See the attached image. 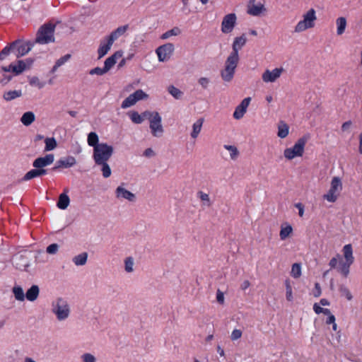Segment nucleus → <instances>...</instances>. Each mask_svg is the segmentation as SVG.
Listing matches in <instances>:
<instances>
[{"label": "nucleus", "mask_w": 362, "mask_h": 362, "mask_svg": "<svg viewBox=\"0 0 362 362\" xmlns=\"http://www.w3.org/2000/svg\"><path fill=\"white\" fill-rule=\"evenodd\" d=\"M8 56H12L16 59V62L11 63L8 66H4L1 70L4 72L9 73L13 77L18 76L23 73V41L18 40L9 45L6 46L0 52V60L6 59Z\"/></svg>", "instance_id": "nucleus-1"}, {"label": "nucleus", "mask_w": 362, "mask_h": 362, "mask_svg": "<svg viewBox=\"0 0 362 362\" xmlns=\"http://www.w3.org/2000/svg\"><path fill=\"white\" fill-rule=\"evenodd\" d=\"M246 42L247 38L245 34L234 39L232 45L233 51L227 57L225 62L224 69L221 72L223 81L229 82L233 79L235 70L239 62L238 51L245 45Z\"/></svg>", "instance_id": "nucleus-2"}, {"label": "nucleus", "mask_w": 362, "mask_h": 362, "mask_svg": "<svg viewBox=\"0 0 362 362\" xmlns=\"http://www.w3.org/2000/svg\"><path fill=\"white\" fill-rule=\"evenodd\" d=\"M56 25L52 23H47L40 27L38 29L35 42L45 45L54 42V30Z\"/></svg>", "instance_id": "nucleus-3"}, {"label": "nucleus", "mask_w": 362, "mask_h": 362, "mask_svg": "<svg viewBox=\"0 0 362 362\" xmlns=\"http://www.w3.org/2000/svg\"><path fill=\"white\" fill-rule=\"evenodd\" d=\"M114 152L113 147L106 143H100V145L93 148V158L95 163L107 162Z\"/></svg>", "instance_id": "nucleus-4"}, {"label": "nucleus", "mask_w": 362, "mask_h": 362, "mask_svg": "<svg viewBox=\"0 0 362 362\" xmlns=\"http://www.w3.org/2000/svg\"><path fill=\"white\" fill-rule=\"evenodd\" d=\"M317 20L316 11L314 8H310L303 15V20L300 21L295 26L296 33H301L315 27Z\"/></svg>", "instance_id": "nucleus-5"}, {"label": "nucleus", "mask_w": 362, "mask_h": 362, "mask_svg": "<svg viewBox=\"0 0 362 362\" xmlns=\"http://www.w3.org/2000/svg\"><path fill=\"white\" fill-rule=\"evenodd\" d=\"M143 116L146 117L149 120L150 128L152 134L154 136H159L163 132V129L161 124V117L157 112L145 111L143 112Z\"/></svg>", "instance_id": "nucleus-6"}, {"label": "nucleus", "mask_w": 362, "mask_h": 362, "mask_svg": "<svg viewBox=\"0 0 362 362\" xmlns=\"http://www.w3.org/2000/svg\"><path fill=\"white\" fill-rule=\"evenodd\" d=\"M342 251L345 262L340 263L338 270L344 277H347L349 274L350 267L354 262L352 245L351 244L345 245Z\"/></svg>", "instance_id": "nucleus-7"}, {"label": "nucleus", "mask_w": 362, "mask_h": 362, "mask_svg": "<svg viewBox=\"0 0 362 362\" xmlns=\"http://www.w3.org/2000/svg\"><path fill=\"white\" fill-rule=\"evenodd\" d=\"M342 190L341 180L339 177H334L331 181V185L327 194L323 195V198L327 201L334 203L335 202Z\"/></svg>", "instance_id": "nucleus-8"}, {"label": "nucleus", "mask_w": 362, "mask_h": 362, "mask_svg": "<svg viewBox=\"0 0 362 362\" xmlns=\"http://www.w3.org/2000/svg\"><path fill=\"white\" fill-rule=\"evenodd\" d=\"M307 140L305 137L300 138L292 148H286L284 152L285 158L291 160L295 157L302 156Z\"/></svg>", "instance_id": "nucleus-9"}, {"label": "nucleus", "mask_w": 362, "mask_h": 362, "mask_svg": "<svg viewBox=\"0 0 362 362\" xmlns=\"http://www.w3.org/2000/svg\"><path fill=\"white\" fill-rule=\"evenodd\" d=\"M148 95L142 90L139 89L132 94H130L122 103L121 107L123 109L133 106L137 101L146 99Z\"/></svg>", "instance_id": "nucleus-10"}, {"label": "nucleus", "mask_w": 362, "mask_h": 362, "mask_svg": "<svg viewBox=\"0 0 362 362\" xmlns=\"http://www.w3.org/2000/svg\"><path fill=\"white\" fill-rule=\"evenodd\" d=\"M237 21V17L235 13L226 15L221 23V31L223 33H230L234 29Z\"/></svg>", "instance_id": "nucleus-11"}, {"label": "nucleus", "mask_w": 362, "mask_h": 362, "mask_svg": "<svg viewBox=\"0 0 362 362\" xmlns=\"http://www.w3.org/2000/svg\"><path fill=\"white\" fill-rule=\"evenodd\" d=\"M247 8V13L253 16H259L266 11L264 4L256 0H250Z\"/></svg>", "instance_id": "nucleus-12"}, {"label": "nucleus", "mask_w": 362, "mask_h": 362, "mask_svg": "<svg viewBox=\"0 0 362 362\" xmlns=\"http://www.w3.org/2000/svg\"><path fill=\"white\" fill-rule=\"evenodd\" d=\"M174 51V46L171 43H167L162 46H160L156 49V53L158 57V59L160 62H164L170 59Z\"/></svg>", "instance_id": "nucleus-13"}, {"label": "nucleus", "mask_w": 362, "mask_h": 362, "mask_svg": "<svg viewBox=\"0 0 362 362\" xmlns=\"http://www.w3.org/2000/svg\"><path fill=\"white\" fill-rule=\"evenodd\" d=\"M54 312L56 313L59 320L66 318L69 313V309L66 302L59 299L56 307L54 308Z\"/></svg>", "instance_id": "nucleus-14"}, {"label": "nucleus", "mask_w": 362, "mask_h": 362, "mask_svg": "<svg viewBox=\"0 0 362 362\" xmlns=\"http://www.w3.org/2000/svg\"><path fill=\"white\" fill-rule=\"evenodd\" d=\"M284 71L283 68H276L272 71L267 69L262 74V78L264 82H274L277 78H279Z\"/></svg>", "instance_id": "nucleus-15"}, {"label": "nucleus", "mask_w": 362, "mask_h": 362, "mask_svg": "<svg viewBox=\"0 0 362 362\" xmlns=\"http://www.w3.org/2000/svg\"><path fill=\"white\" fill-rule=\"evenodd\" d=\"M54 160V156L53 154H47L44 157H39L36 158L33 165L35 168L44 169L45 167L51 165Z\"/></svg>", "instance_id": "nucleus-16"}, {"label": "nucleus", "mask_w": 362, "mask_h": 362, "mask_svg": "<svg viewBox=\"0 0 362 362\" xmlns=\"http://www.w3.org/2000/svg\"><path fill=\"white\" fill-rule=\"evenodd\" d=\"M251 98H245L243 100L239 105H238L233 113V117L236 119H241L247 111V108L250 105Z\"/></svg>", "instance_id": "nucleus-17"}, {"label": "nucleus", "mask_w": 362, "mask_h": 362, "mask_svg": "<svg viewBox=\"0 0 362 362\" xmlns=\"http://www.w3.org/2000/svg\"><path fill=\"white\" fill-rule=\"evenodd\" d=\"M76 161L74 157L68 156L64 159H60L57 161V164L52 168L53 170L59 168H70L76 164Z\"/></svg>", "instance_id": "nucleus-18"}, {"label": "nucleus", "mask_w": 362, "mask_h": 362, "mask_svg": "<svg viewBox=\"0 0 362 362\" xmlns=\"http://www.w3.org/2000/svg\"><path fill=\"white\" fill-rule=\"evenodd\" d=\"M122 52L117 51L115 53H114L112 56L107 58L105 61V65L104 67L108 71L117 62V59L122 57Z\"/></svg>", "instance_id": "nucleus-19"}, {"label": "nucleus", "mask_w": 362, "mask_h": 362, "mask_svg": "<svg viewBox=\"0 0 362 362\" xmlns=\"http://www.w3.org/2000/svg\"><path fill=\"white\" fill-rule=\"evenodd\" d=\"M113 42L110 40V38L107 37V42H101L100 47L98 50V58L100 59L103 57L110 49L111 46L112 45Z\"/></svg>", "instance_id": "nucleus-20"}, {"label": "nucleus", "mask_w": 362, "mask_h": 362, "mask_svg": "<svg viewBox=\"0 0 362 362\" xmlns=\"http://www.w3.org/2000/svg\"><path fill=\"white\" fill-rule=\"evenodd\" d=\"M47 170L46 169L35 168L28 171L24 175V180H29L35 177L42 176L47 174Z\"/></svg>", "instance_id": "nucleus-21"}, {"label": "nucleus", "mask_w": 362, "mask_h": 362, "mask_svg": "<svg viewBox=\"0 0 362 362\" xmlns=\"http://www.w3.org/2000/svg\"><path fill=\"white\" fill-rule=\"evenodd\" d=\"M39 292V287L37 285H33L27 291L26 293L24 294V297L30 301H34L37 299Z\"/></svg>", "instance_id": "nucleus-22"}, {"label": "nucleus", "mask_w": 362, "mask_h": 362, "mask_svg": "<svg viewBox=\"0 0 362 362\" xmlns=\"http://www.w3.org/2000/svg\"><path fill=\"white\" fill-rule=\"evenodd\" d=\"M116 194L117 197H122L128 199L129 201H133L135 198L134 194L122 187H118L117 188Z\"/></svg>", "instance_id": "nucleus-23"}, {"label": "nucleus", "mask_w": 362, "mask_h": 362, "mask_svg": "<svg viewBox=\"0 0 362 362\" xmlns=\"http://www.w3.org/2000/svg\"><path fill=\"white\" fill-rule=\"evenodd\" d=\"M129 28L128 25H125L123 26H120L117 28L115 30L112 32L110 35L107 37L110 39L111 41L114 42L115 40H117L119 36L122 35L125 33Z\"/></svg>", "instance_id": "nucleus-24"}, {"label": "nucleus", "mask_w": 362, "mask_h": 362, "mask_svg": "<svg viewBox=\"0 0 362 362\" xmlns=\"http://www.w3.org/2000/svg\"><path fill=\"white\" fill-rule=\"evenodd\" d=\"M70 202L69 196L66 193H62L59 197L57 206L60 209H66Z\"/></svg>", "instance_id": "nucleus-25"}, {"label": "nucleus", "mask_w": 362, "mask_h": 362, "mask_svg": "<svg viewBox=\"0 0 362 362\" xmlns=\"http://www.w3.org/2000/svg\"><path fill=\"white\" fill-rule=\"evenodd\" d=\"M204 122V118L199 119L195 123H194L192 127V132L191 133V136L192 138L196 139L199 134L201 132L202 124Z\"/></svg>", "instance_id": "nucleus-26"}, {"label": "nucleus", "mask_w": 362, "mask_h": 362, "mask_svg": "<svg viewBox=\"0 0 362 362\" xmlns=\"http://www.w3.org/2000/svg\"><path fill=\"white\" fill-rule=\"evenodd\" d=\"M22 92L21 90H9L5 92L3 95V98L6 101H10L14 100L20 96H21Z\"/></svg>", "instance_id": "nucleus-27"}, {"label": "nucleus", "mask_w": 362, "mask_h": 362, "mask_svg": "<svg viewBox=\"0 0 362 362\" xmlns=\"http://www.w3.org/2000/svg\"><path fill=\"white\" fill-rule=\"evenodd\" d=\"M336 23L337 25V35H342L346 27V20L344 17H339L337 19Z\"/></svg>", "instance_id": "nucleus-28"}, {"label": "nucleus", "mask_w": 362, "mask_h": 362, "mask_svg": "<svg viewBox=\"0 0 362 362\" xmlns=\"http://www.w3.org/2000/svg\"><path fill=\"white\" fill-rule=\"evenodd\" d=\"M289 127L287 124L284 122H281L278 127V136L284 139L288 134Z\"/></svg>", "instance_id": "nucleus-29"}, {"label": "nucleus", "mask_w": 362, "mask_h": 362, "mask_svg": "<svg viewBox=\"0 0 362 362\" xmlns=\"http://www.w3.org/2000/svg\"><path fill=\"white\" fill-rule=\"evenodd\" d=\"M87 141L88 145L93 146V148H95V146L100 145V143H98V136L95 132H90L88 134Z\"/></svg>", "instance_id": "nucleus-30"}, {"label": "nucleus", "mask_w": 362, "mask_h": 362, "mask_svg": "<svg viewBox=\"0 0 362 362\" xmlns=\"http://www.w3.org/2000/svg\"><path fill=\"white\" fill-rule=\"evenodd\" d=\"M45 151H49L54 150L57 146V141L54 137L46 138L45 139Z\"/></svg>", "instance_id": "nucleus-31"}, {"label": "nucleus", "mask_w": 362, "mask_h": 362, "mask_svg": "<svg viewBox=\"0 0 362 362\" xmlns=\"http://www.w3.org/2000/svg\"><path fill=\"white\" fill-rule=\"evenodd\" d=\"M292 231L293 228L291 225H287L286 227L281 226L279 233L281 240L286 239L292 233Z\"/></svg>", "instance_id": "nucleus-32"}, {"label": "nucleus", "mask_w": 362, "mask_h": 362, "mask_svg": "<svg viewBox=\"0 0 362 362\" xmlns=\"http://www.w3.org/2000/svg\"><path fill=\"white\" fill-rule=\"evenodd\" d=\"M88 255L86 252H83L76 256L73 261L76 265H83L87 261Z\"/></svg>", "instance_id": "nucleus-33"}, {"label": "nucleus", "mask_w": 362, "mask_h": 362, "mask_svg": "<svg viewBox=\"0 0 362 362\" xmlns=\"http://www.w3.org/2000/svg\"><path fill=\"white\" fill-rule=\"evenodd\" d=\"M291 275L295 278L298 279L301 276V266L299 263H294L292 265Z\"/></svg>", "instance_id": "nucleus-34"}, {"label": "nucleus", "mask_w": 362, "mask_h": 362, "mask_svg": "<svg viewBox=\"0 0 362 362\" xmlns=\"http://www.w3.org/2000/svg\"><path fill=\"white\" fill-rule=\"evenodd\" d=\"M35 119V116L33 112H24V126L30 125Z\"/></svg>", "instance_id": "nucleus-35"}, {"label": "nucleus", "mask_w": 362, "mask_h": 362, "mask_svg": "<svg viewBox=\"0 0 362 362\" xmlns=\"http://www.w3.org/2000/svg\"><path fill=\"white\" fill-rule=\"evenodd\" d=\"M180 33V30L178 28L175 27V28H173V29L169 30L166 31L165 33H164L161 35V39L165 40L171 36L178 35Z\"/></svg>", "instance_id": "nucleus-36"}, {"label": "nucleus", "mask_w": 362, "mask_h": 362, "mask_svg": "<svg viewBox=\"0 0 362 362\" xmlns=\"http://www.w3.org/2000/svg\"><path fill=\"white\" fill-rule=\"evenodd\" d=\"M71 58V54H67L62 57L59 58L55 63L54 66L52 68V71L54 72L59 66L64 64L66 62H67Z\"/></svg>", "instance_id": "nucleus-37"}, {"label": "nucleus", "mask_w": 362, "mask_h": 362, "mask_svg": "<svg viewBox=\"0 0 362 362\" xmlns=\"http://www.w3.org/2000/svg\"><path fill=\"white\" fill-rule=\"evenodd\" d=\"M130 118L132 121L135 124H141L144 118H146V117L143 116V113L141 115H139L137 112H132L130 114Z\"/></svg>", "instance_id": "nucleus-38"}, {"label": "nucleus", "mask_w": 362, "mask_h": 362, "mask_svg": "<svg viewBox=\"0 0 362 362\" xmlns=\"http://www.w3.org/2000/svg\"><path fill=\"white\" fill-rule=\"evenodd\" d=\"M98 165L102 166V173L104 177L107 178L111 175V169L107 164V162H103V163H97Z\"/></svg>", "instance_id": "nucleus-39"}, {"label": "nucleus", "mask_w": 362, "mask_h": 362, "mask_svg": "<svg viewBox=\"0 0 362 362\" xmlns=\"http://www.w3.org/2000/svg\"><path fill=\"white\" fill-rule=\"evenodd\" d=\"M285 286L286 290V299L288 301H291L293 300V293H292V287L291 285V281L288 279L285 281Z\"/></svg>", "instance_id": "nucleus-40"}, {"label": "nucleus", "mask_w": 362, "mask_h": 362, "mask_svg": "<svg viewBox=\"0 0 362 362\" xmlns=\"http://www.w3.org/2000/svg\"><path fill=\"white\" fill-rule=\"evenodd\" d=\"M224 148L230 151V158L233 160H235L238 157L239 152L235 146L231 145H225Z\"/></svg>", "instance_id": "nucleus-41"}, {"label": "nucleus", "mask_w": 362, "mask_h": 362, "mask_svg": "<svg viewBox=\"0 0 362 362\" xmlns=\"http://www.w3.org/2000/svg\"><path fill=\"white\" fill-rule=\"evenodd\" d=\"M168 91L176 99H179L182 94V93L178 88L173 86H170L168 87Z\"/></svg>", "instance_id": "nucleus-42"}, {"label": "nucleus", "mask_w": 362, "mask_h": 362, "mask_svg": "<svg viewBox=\"0 0 362 362\" xmlns=\"http://www.w3.org/2000/svg\"><path fill=\"white\" fill-rule=\"evenodd\" d=\"M13 292L14 293L16 299L21 301L23 300V288L21 286H18L13 287Z\"/></svg>", "instance_id": "nucleus-43"}, {"label": "nucleus", "mask_w": 362, "mask_h": 362, "mask_svg": "<svg viewBox=\"0 0 362 362\" xmlns=\"http://www.w3.org/2000/svg\"><path fill=\"white\" fill-rule=\"evenodd\" d=\"M339 291L344 296L347 300H351L353 298L350 291L345 286H340Z\"/></svg>", "instance_id": "nucleus-44"}, {"label": "nucleus", "mask_w": 362, "mask_h": 362, "mask_svg": "<svg viewBox=\"0 0 362 362\" xmlns=\"http://www.w3.org/2000/svg\"><path fill=\"white\" fill-rule=\"evenodd\" d=\"M107 70L105 69V67L103 68H100V67H95L93 69H91L89 72V74L90 75H94V74H96V75H103L104 74L107 73Z\"/></svg>", "instance_id": "nucleus-45"}, {"label": "nucleus", "mask_w": 362, "mask_h": 362, "mask_svg": "<svg viewBox=\"0 0 362 362\" xmlns=\"http://www.w3.org/2000/svg\"><path fill=\"white\" fill-rule=\"evenodd\" d=\"M29 82L31 86H37L39 88H42L45 85L44 83L40 81L37 77L30 78Z\"/></svg>", "instance_id": "nucleus-46"}, {"label": "nucleus", "mask_w": 362, "mask_h": 362, "mask_svg": "<svg viewBox=\"0 0 362 362\" xmlns=\"http://www.w3.org/2000/svg\"><path fill=\"white\" fill-rule=\"evenodd\" d=\"M133 264H134L133 259L132 257H127L125 259V270L127 272H132V270H133V268H132L133 267Z\"/></svg>", "instance_id": "nucleus-47"}, {"label": "nucleus", "mask_w": 362, "mask_h": 362, "mask_svg": "<svg viewBox=\"0 0 362 362\" xmlns=\"http://www.w3.org/2000/svg\"><path fill=\"white\" fill-rule=\"evenodd\" d=\"M341 257L340 256V255L337 254L336 255V257H332L329 262V266L330 267L331 269H334L337 267V263H338V260L339 259H341Z\"/></svg>", "instance_id": "nucleus-48"}, {"label": "nucleus", "mask_w": 362, "mask_h": 362, "mask_svg": "<svg viewBox=\"0 0 362 362\" xmlns=\"http://www.w3.org/2000/svg\"><path fill=\"white\" fill-rule=\"evenodd\" d=\"M241 336L242 331L240 329H235L232 332L230 339L232 341H235L240 339Z\"/></svg>", "instance_id": "nucleus-49"}, {"label": "nucleus", "mask_w": 362, "mask_h": 362, "mask_svg": "<svg viewBox=\"0 0 362 362\" xmlns=\"http://www.w3.org/2000/svg\"><path fill=\"white\" fill-rule=\"evenodd\" d=\"M58 247H59V246L57 244L53 243V244L49 245L47 247L46 251L49 254H55L58 250Z\"/></svg>", "instance_id": "nucleus-50"}, {"label": "nucleus", "mask_w": 362, "mask_h": 362, "mask_svg": "<svg viewBox=\"0 0 362 362\" xmlns=\"http://www.w3.org/2000/svg\"><path fill=\"white\" fill-rule=\"evenodd\" d=\"M216 300L221 305H223L224 303L223 293L222 291H221L219 289H218V291H217Z\"/></svg>", "instance_id": "nucleus-51"}, {"label": "nucleus", "mask_w": 362, "mask_h": 362, "mask_svg": "<svg viewBox=\"0 0 362 362\" xmlns=\"http://www.w3.org/2000/svg\"><path fill=\"white\" fill-rule=\"evenodd\" d=\"M198 194H199V197L201 199V200L207 202L209 203L208 206H209L210 205V199H209V194H206L203 192H199Z\"/></svg>", "instance_id": "nucleus-52"}, {"label": "nucleus", "mask_w": 362, "mask_h": 362, "mask_svg": "<svg viewBox=\"0 0 362 362\" xmlns=\"http://www.w3.org/2000/svg\"><path fill=\"white\" fill-rule=\"evenodd\" d=\"M83 359L84 362H95V357L90 354H85L83 356Z\"/></svg>", "instance_id": "nucleus-53"}, {"label": "nucleus", "mask_w": 362, "mask_h": 362, "mask_svg": "<svg viewBox=\"0 0 362 362\" xmlns=\"http://www.w3.org/2000/svg\"><path fill=\"white\" fill-rule=\"evenodd\" d=\"M33 62H34V59H33L31 58L27 59L24 62V71L26 69H29L33 66Z\"/></svg>", "instance_id": "nucleus-54"}, {"label": "nucleus", "mask_w": 362, "mask_h": 362, "mask_svg": "<svg viewBox=\"0 0 362 362\" xmlns=\"http://www.w3.org/2000/svg\"><path fill=\"white\" fill-rule=\"evenodd\" d=\"M209 82V79L207 78H205V77L200 78L199 80V84L204 88H207Z\"/></svg>", "instance_id": "nucleus-55"}, {"label": "nucleus", "mask_w": 362, "mask_h": 362, "mask_svg": "<svg viewBox=\"0 0 362 362\" xmlns=\"http://www.w3.org/2000/svg\"><path fill=\"white\" fill-rule=\"evenodd\" d=\"M315 288L313 295L315 297H319L321 295V288L319 283H315Z\"/></svg>", "instance_id": "nucleus-56"}, {"label": "nucleus", "mask_w": 362, "mask_h": 362, "mask_svg": "<svg viewBox=\"0 0 362 362\" xmlns=\"http://www.w3.org/2000/svg\"><path fill=\"white\" fill-rule=\"evenodd\" d=\"M295 206L298 209L299 216L302 217L304 214V206L301 203H298Z\"/></svg>", "instance_id": "nucleus-57"}, {"label": "nucleus", "mask_w": 362, "mask_h": 362, "mask_svg": "<svg viewBox=\"0 0 362 362\" xmlns=\"http://www.w3.org/2000/svg\"><path fill=\"white\" fill-rule=\"evenodd\" d=\"M13 77L11 75H3V77L1 79V83L3 84H6L8 83Z\"/></svg>", "instance_id": "nucleus-58"}, {"label": "nucleus", "mask_w": 362, "mask_h": 362, "mask_svg": "<svg viewBox=\"0 0 362 362\" xmlns=\"http://www.w3.org/2000/svg\"><path fill=\"white\" fill-rule=\"evenodd\" d=\"M351 124H352V122L350 120L347 121V122H345L341 125V130L343 132L347 131L351 127Z\"/></svg>", "instance_id": "nucleus-59"}, {"label": "nucleus", "mask_w": 362, "mask_h": 362, "mask_svg": "<svg viewBox=\"0 0 362 362\" xmlns=\"http://www.w3.org/2000/svg\"><path fill=\"white\" fill-rule=\"evenodd\" d=\"M322 308H321L317 303H315L313 305V310L315 312V313H317V314L322 313Z\"/></svg>", "instance_id": "nucleus-60"}, {"label": "nucleus", "mask_w": 362, "mask_h": 362, "mask_svg": "<svg viewBox=\"0 0 362 362\" xmlns=\"http://www.w3.org/2000/svg\"><path fill=\"white\" fill-rule=\"evenodd\" d=\"M250 286V283L248 280H245L240 286L241 289L246 290Z\"/></svg>", "instance_id": "nucleus-61"}, {"label": "nucleus", "mask_w": 362, "mask_h": 362, "mask_svg": "<svg viewBox=\"0 0 362 362\" xmlns=\"http://www.w3.org/2000/svg\"><path fill=\"white\" fill-rule=\"evenodd\" d=\"M335 322V317L332 314L329 315L326 320V323L329 325Z\"/></svg>", "instance_id": "nucleus-62"}, {"label": "nucleus", "mask_w": 362, "mask_h": 362, "mask_svg": "<svg viewBox=\"0 0 362 362\" xmlns=\"http://www.w3.org/2000/svg\"><path fill=\"white\" fill-rule=\"evenodd\" d=\"M144 155L146 156H151L153 155V151L151 148H147L144 151Z\"/></svg>", "instance_id": "nucleus-63"}, {"label": "nucleus", "mask_w": 362, "mask_h": 362, "mask_svg": "<svg viewBox=\"0 0 362 362\" xmlns=\"http://www.w3.org/2000/svg\"><path fill=\"white\" fill-rule=\"evenodd\" d=\"M359 147H358V151H359V153L361 154H362V133L360 134L359 135Z\"/></svg>", "instance_id": "nucleus-64"}]
</instances>
